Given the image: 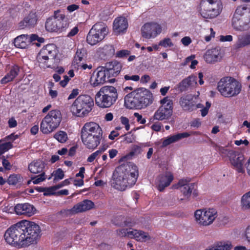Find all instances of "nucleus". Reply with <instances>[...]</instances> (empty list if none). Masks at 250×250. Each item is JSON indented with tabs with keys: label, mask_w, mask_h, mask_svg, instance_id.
Here are the masks:
<instances>
[{
	"label": "nucleus",
	"mask_w": 250,
	"mask_h": 250,
	"mask_svg": "<svg viewBox=\"0 0 250 250\" xmlns=\"http://www.w3.org/2000/svg\"><path fill=\"white\" fill-rule=\"evenodd\" d=\"M41 233V229L38 224L24 220L9 227L3 237L7 244L21 249L37 244Z\"/></svg>",
	"instance_id": "obj_1"
},
{
	"label": "nucleus",
	"mask_w": 250,
	"mask_h": 250,
	"mask_svg": "<svg viewBox=\"0 0 250 250\" xmlns=\"http://www.w3.org/2000/svg\"><path fill=\"white\" fill-rule=\"evenodd\" d=\"M114 187L116 189L124 191L131 188L136 183L138 177V170L135 166H121L114 173Z\"/></svg>",
	"instance_id": "obj_2"
},
{
	"label": "nucleus",
	"mask_w": 250,
	"mask_h": 250,
	"mask_svg": "<svg viewBox=\"0 0 250 250\" xmlns=\"http://www.w3.org/2000/svg\"><path fill=\"white\" fill-rule=\"evenodd\" d=\"M81 138L87 148L94 149L100 144L103 138V130L96 123L87 122L81 129Z\"/></svg>",
	"instance_id": "obj_3"
},
{
	"label": "nucleus",
	"mask_w": 250,
	"mask_h": 250,
	"mask_svg": "<svg viewBox=\"0 0 250 250\" xmlns=\"http://www.w3.org/2000/svg\"><path fill=\"white\" fill-rule=\"evenodd\" d=\"M153 101L150 91L145 88H140L127 94L125 97V105L128 109L145 108Z\"/></svg>",
	"instance_id": "obj_4"
},
{
	"label": "nucleus",
	"mask_w": 250,
	"mask_h": 250,
	"mask_svg": "<svg viewBox=\"0 0 250 250\" xmlns=\"http://www.w3.org/2000/svg\"><path fill=\"white\" fill-rule=\"evenodd\" d=\"M118 97L117 90L113 86H104L96 93V104L100 108L110 107L116 102Z\"/></svg>",
	"instance_id": "obj_5"
},
{
	"label": "nucleus",
	"mask_w": 250,
	"mask_h": 250,
	"mask_svg": "<svg viewBox=\"0 0 250 250\" xmlns=\"http://www.w3.org/2000/svg\"><path fill=\"white\" fill-rule=\"evenodd\" d=\"M69 24L68 19L61 10H55L53 16L48 18L45 23V29L49 32L61 33L66 31Z\"/></svg>",
	"instance_id": "obj_6"
},
{
	"label": "nucleus",
	"mask_w": 250,
	"mask_h": 250,
	"mask_svg": "<svg viewBox=\"0 0 250 250\" xmlns=\"http://www.w3.org/2000/svg\"><path fill=\"white\" fill-rule=\"evenodd\" d=\"M93 105V99L91 96L80 95L72 104L70 110L73 115L83 117L91 111Z\"/></svg>",
	"instance_id": "obj_7"
},
{
	"label": "nucleus",
	"mask_w": 250,
	"mask_h": 250,
	"mask_svg": "<svg viewBox=\"0 0 250 250\" xmlns=\"http://www.w3.org/2000/svg\"><path fill=\"white\" fill-rule=\"evenodd\" d=\"M241 84L235 79L230 77L222 78L218 83L217 89L225 97L237 96L241 91Z\"/></svg>",
	"instance_id": "obj_8"
},
{
	"label": "nucleus",
	"mask_w": 250,
	"mask_h": 250,
	"mask_svg": "<svg viewBox=\"0 0 250 250\" xmlns=\"http://www.w3.org/2000/svg\"><path fill=\"white\" fill-rule=\"evenodd\" d=\"M199 9L203 18L212 19L221 13L223 4L220 0H201Z\"/></svg>",
	"instance_id": "obj_9"
},
{
	"label": "nucleus",
	"mask_w": 250,
	"mask_h": 250,
	"mask_svg": "<svg viewBox=\"0 0 250 250\" xmlns=\"http://www.w3.org/2000/svg\"><path fill=\"white\" fill-rule=\"evenodd\" d=\"M61 121L62 114L60 111L52 110L43 118L40 124V130L43 134H49L59 126Z\"/></svg>",
	"instance_id": "obj_10"
},
{
	"label": "nucleus",
	"mask_w": 250,
	"mask_h": 250,
	"mask_svg": "<svg viewBox=\"0 0 250 250\" xmlns=\"http://www.w3.org/2000/svg\"><path fill=\"white\" fill-rule=\"evenodd\" d=\"M108 33L106 25L100 22L95 23L90 30L86 37L87 42L91 45L96 44L102 41Z\"/></svg>",
	"instance_id": "obj_11"
},
{
	"label": "nucleus",
	"mask_w": 250,
	"mask_h": 250,
	"mask_svg": "<svg viewBox=\"0 0 250 250\" xmlns=\"http://www.w3.org/2000/svg\"><path fill=\"white\" fill-rule=\"evenodd\" d=\"M161 104L162 105L154 113L153 118L158 121L168 120L173 113V101L166 97L161 100Z\"/></svg>",
	"instance_id": "obj_12"
},
{
	"label": "nucleus",
	"mask_w": 250,
	"mask_h": 250,
	"mask_svg": "<svg viewBox=\"0 0 250 250\" xmlns=\"http://www.w3.org/2000/svg\"><path fill=\"white\" fill-rule=\"evenodd\" d=\"M56 46L53 44H48L44 46L38 54L37 59L39 63L42 64L43 67H49L50 64H48L49 60L54 59L57 55Z\"/></svg>",
	"instance_id": "obj_13"
},
{
	"label": "nucleus",
	"mask_w": 250,
	"mask_h": 250,
	"mask_svg": "<svg viewBox=\"0 0 250 250\" xmlns=\"http://www.w3.org/2000/svg\"><path fill=\"white\" fill-rule=\"evenodd\" d=\"M196 221L201 225L207 226L212 224L217 217V211L214 208L208 210L199 209L194 213Z\"/></svg>",
	"instance_id": "obj_14"
},
{
	"label": "nucleus",
	"mask_w": 250,
	"mask_h": 250,
	"mask_svg": "<svg viewBox=\"0 0 250 250\" xmlns=\"http://www.w3.org/2000/svg\"><path fill=\"white\" fill-rule=\"evenodd\" d=\"M179 104L184 111L188 112H191L203 107V105L199 103V96L191 94L181 97Z\"/></svg>",
	"instance_id": "obj_15"
},
{
	"label": "nucleus",
	"mask_w": 250,
	"mask_h": 250,
	"mask_svg": "<svg viewBox=\"0 0 250 250\" xmlns=\"http://www.w3.org/2000/svg\"><path fill=\"white\" fill-rule=\"evenodd\" d=\"M104 66L98 67L91 76L90 83L93 87L103 84L106 82L113 83L115 81V78L109 79Z\"/></svg>",
	"instance_id": "obj_16"
},
{
	"label": "nucleus",
	"mask_w": 250,
	"mask_h": 250,
	"mask_svg": "<svg viewBox=\"0 0 250 250\" xmlns=\"http://www.w3.org/2000/svg\"><path fill=\"white\" fill-rule=\"evenodd\" d=\"M162 31L161 25L155 22L146 23L141 29L142 37L146 39L155 38L162 32Z\"/></svg>",
	"instance_id": "obj_17"
},
{
	"label": "nucleus",
	"mask_w": 250,
	"mask_h": 250,
	"mask_svg": "<svg viewBox=\"0 0 250 250\" xmlns=\"http://www.w3.org/2000/svg\"><path fill=\"white\" fill-rule=\"evenodd\" d=\"M248 11L247 5H240L236 8L232 19V26L237 31H244V14Z\"/></svg>",
	"instance_id": "obj_18"
},
{
	"label": "nucleus",
	"mask_w": 250,
	"mask_h": 250,
	"mask_svg": "<svg viewBox=\"0 0 250 250\" xmlns=\"http://www.w3.org/2000/svg\"><path fill=\"white\" fill-rule=\"evenodd\" d=\"M104 67L110 79L117 77L120 73L123 66L120 62L114 60L106 62Z\"/></svg>",
	"instance_id": "obj_19"
},
{
	"label": "nucleus",
	"mask_w": 250,
	"mask_h": 250,
	"mask_svg": "<svg viewBox=\"0 0 250 250\" xmlns=\"http://www.w3.org/2000/svg\"><path fill=\"white\" fill-rule=\"evenodd\" d=\"M15 213L18 215L30 217L33 215L36 209L33 205L29 203L18 204L14 207Z\"/></svg>",
	"instance_id": "obj_20"
},
{
	"label": "nucleus",
	"mask_w": 250,
	"mask_h": 250,
	"mask_svg": "<svg viewBox=\"0 0 250 250\" xmlns=\"http://www.w3.org/2000/svg\"><path fill=\"white\" fill-rule=\"evenodd\" d=\"M36 13L31 11L24 19L19 23V27L21 29L31 28L35 26L37 22Z\"/></svg>",
	"instance_id": "obj_21"
},
{
	"label": "nucleus",
	"mask_w": 250,
	"mask_h": 250,
	"mask_svg": "<svg viewBox=\"0 0 250 250\" xmlns=\"http://www.w3.org/2000/svg\"><path fill=\"white\" fill-rule=\"evenodd\" d=\"M173 179V175L168 172L165 174H161L158 177L157 189L160 191H163L165 188L168 187Z\"/></svg>",
	"instance_id": "obj_22"
},
{
	"label": "nucleus",
	"mask_w": 250,
	"mask_h": 250,
	"mask_svg": "<svg viewBox=\"0 0 250 250\" xmlns=\"http://www.w3.org/2000/svg\"><path fill=\"white\" fill-rule=\"evenodd\" d=\"M230 157H232L230 159L231 164L236 168L238 172L244 173L245 170L243 167L244 160V156L242 154H236L234 151V153Z\"/></svg>",
	"instance_id": "obj_23"
},
{
	"label": "nucleus",
	"mask_w": 250,
	"mask_h": 250,
	"mask_svg": "<svg viewBox=\"0 0 250 250\" xmlns=\"http://www.w3.org/2000/svg\"><path fill=\"white\" fill-rule=\"evenodd\" d=\"M94 204L93 202L89 200H84L75 205L71 209L73 213L82 212L92 209Z\"/></svg>",
	"instance_id": "obj_24"
},
{
	"label": "nucleus",
	"mask_w": 250,
	"mask_h": 250,
	"mask_svg": "<svg viewBox=\"0 0 250 250\" xmlns=\"http://www.w3.org/2000/svg\"><path fill=\"white\" fill-rule=\"evenodd\" d=\"M220 58V51L216 48L208 50L204 55V60L208 63L217 62Z\"/></svg>",
	"instance_id": "obj_25"
},
{
	"label": "nucleus",
	"mask_w": 250,
	"mask_h": 250,
	"mask_svg": "<svg viewBox=\"0 0 250 250\" xmlns=\"http://www.w3.org/2000/svg\"><path fill=\"white\" fill-rule=\"evenodd\" d=\"M128 27V22L126 18L120 17L116 18L113 22V29L115 32L120 33L125 31Z\"/></svg>",
	"instance_id": "obj_26"
},
{
	"label": "nucleus",
	"mask_w": 250,
	"mask_h": 250,
	"mask_svg": "<svg viewBox=\"0 0 250 250\" xmlns=\"http://www.w3.org/2000/svg\"><path fill=\"white\" fill-rule=\"evenodd\" d=\"M100 57L104 60L112 58L115 55V48L113 45L106 44L98 49Z\"/></svg>",
	"instance_id": "obj_27"
},
{
	"label": "nucleus",
	"mask_w": 250,
	"mask_h": 250,
	"mask_svg": "<svg viewBox=\"0 0 250 250\" xmlns=\"http://www.w3.org/2000/svg\"><path fill=\"white\" fill-rule=\"evenodd\" d=\"M20 71V67L17 64L12 65L10 69L9 72L0 80L1 84H6L12 82L19 75Z\"/></svg>",
	"instance_id": "obj_28"
},
{
	"label": "nucleus",
	"mask_w": 250,
	"mask_h": 250,
	"mask_svg": "<svg viewBox=\"0 0 250 250\" xmlns=\"http://www.w3.org/2000/svg\"><path fill=\"white\" fill-rule=\"evenodd\" d=\"M190 135V134L189 133L186 132L179 133L173 135H170L164 139L162 142V147H166L172 143L178 141L182 139L187 138Z\"/></svg>",
	"instance_id": "obj_29"
},
{
	"label": "nucleus",
	"mask_w": 250,
	"mask_h": 250,
	"mask_svg": "<svg viewBox=\"0 0 250 250\" xmlns=\"http://www.w3.org/2000/svg\"><path fill=\"white\" fill-rule=\"evenodd\" d=\"M45 163L41 159L35 160L28 165V169L30 172L34 174L44 172Z\"/></svg>",
	"instance_id": "obj_30"
},
{
	"label": "nucleus",
	"mask_w": 250,
	"mask_h": 250,
	"mask_svg": "<svg viewBox=\"0 0 250 250\" xmlns=\"http://www.w3.org/2000/svg\"><path fill=\"white\" fill-rule=\"evenodd\" d=\"M196 188H197V186L195 183H190L189 185L181 187L179 188L185 198L188 199L192 192L194 196H197L198 195Z\"/></svg>",
	"instance_id": "obj_31"
},
{
	"label": "nucleus",
	"mask_w": 250,
	"mask_h": 250,
	"mask_svg": "<svg viewBox=\"0 0 250 250\" xmlns=\"http://www.w3.org/2000/svg\"><path fill=\"white\" fill-rule=\"evenodd\" d=\"M28 42V35L22 34L18 36L14 39V43L16 47L24 49L27 47Z\"/></svg>",
	"instance_id": "obj_32"
},
{
	"label": "nucleus",
	"mask_w": 250,
	"mask_h": 250,
	"mask_svg": "<svg viewBox=\"0 0 250 250\" xmlns=\"http://www.w3.org/2000/svg\"><path fill=\"white\" fill-rule=\"evenodd\" d=\"M211 146L216 151L218 152L223 157H228L229 155L230 156L234 153V151L227 149L225 147L218 146L213 142H211Z\"/></svg>",
	"instance_id": "obj_33"
},
{
	"label": "nucleus",
	"mask_w": 250,
	"mask_h": 250,
	"mask_svg": "<svg viewBox=\"0 0 250 250\" xmlns=\"http://www.w3.org/2000/svg\"><path fill=\"white\" fill-rule=\"evenodd\" d=\"M129 233L131 234L130 238H134L138 241H145L146 239L148 237L147 233L145 232L142 230H137L133 229L129 231Z\"/></svg>",
	"instance_id": "obj_34"
},
{
	"label": "nucleus",
	"mask_w": 250,
	"mask_h": 250,
	"mask_svg": "<svg viewBox=\"0 0 250 250\" xmlns=\"http://www.w3.org/2000/svg\"><path fill=\"white\" fill-rule=\"evenodd\" d=\"M250 44V32L244 36L239 38L235 44L236 49L240 48Z\"/></svg>",
	"instance_id": "obj_35"
},
{
	"label": "nucleus",
	"mask_w": 250,
	"mask_h": 250,
	"mask_svg": "<svg viewBox=\"0 0 250 250\" xmlns=\"http://www.w3.org/2000/svg\"><path fill=\"white\" fill-rule=\"evenodd\" d=\"M85 53V50L84 49H78L73 60V65H77L78 67H79V64L83 61Z\"/></svg>",
	"instance_id": "obj_36"
},
{
	"label": "nucleus",
	"mask_w": 250,
	"mask_h": 250,
	"mask_svg": "<svg viewBox=\"0 0 250 250\" xmlns=\"http://www.w3.org/2000/svg\"><path fill=\"white\" fill-rule=\"evenodd\" d=\"M241 206L245 209H250V191L243 195L241 198Z\"/></svg>",
	"instance_id": "obj_37"
},
{
	"label": "nucleus",
	"mask_w": 250,
	"mask_h": 250,
	"mask_svg": "<svg viewBox=\"0 0 250 250\" xmlns=\"http://www.w3.org/2000/svg\"><path fill=\"white\" fill-rule=\"evenodd\" d=\"M22 182V177L19 174H12L8 178L9 185H16Z\"/></svg>",
	"instance_id": "obj_38"
},
{
	"label": "nucleus",
	"mask_w": 250,
	"mask_h": 250,
	"mask_svg": "<svg viewBox=\"0 0 250 250\" xmlns=\"http://www.w3.org/2000/svg\"><path fill=\"white\" fill-rule=\"evenodd\" d=\"M105 150L106 148L104 147L99 148L98 150L92 153L90 155H89L87 158V161L89 163L93 162L95 159L99 158Z\"/></svg>",
	"instance_id": "obj_39"
},
{
	"label": "nucleus",
	"mask_w": 250,
	"mask_h": 250,
	"mask_svg": "<svg viewBox=\"0 0 250 250\" xmlns=\"http://www.w3.org/2000/svg\"><path fill=\"white\" fill-rule=\"evenodd\" d=\"M54 138L61 143L65 142L67 139V135L66 132L60 131L55 134Z\"/></svg>",
	"instance_id": "obj_40"
},
{
	"label": "nucleus",
	"mask_w": 250,
	"mask_h": 250,
	"mask_svg": "<svg viewBox=\"0 0 250 250\" xmlns=\"http://www.w3.org/2000/svg\"><path fill=\"white\" fill-rule=\"evenodd\" d=\"M52 176H54V181H57L62 179L64 177L63 171L61 168H58L54 170L52 173Z\"/></svg>",
	"instance_id": "obj_41"
},
{
	"label": "nucleus",
	"mask_w": 250,
	"mask_h": 250,
	"mask_svg": "<svg viewBox=\"0 0 250 250\" xmlns=\"http://www.w3.org/2000/svg\"><path fill=\"white\" fill-rule=\"evenodd\" d=\"M46 177L45 172H42L36 176L32 177V183L34 184H39L40 183L44 181Z\"/></svg>",
	"instance_id": "obj_42"
},
{
	"label": "nucleus",
	"mask_w": 250,
	"mask_h": 250,
	"mask_svg": "<svg viewBox=\"0 0 250 250\" xmlns=\"http://www.w3.org/2000/svg\"><path fill=\"white\" fill-rule=\"evenodd\" d=\"M243 21L244 30H248L250 28V12L248 11L246 14H244Z\"/></svg>",
	"instance_id": "obj_43"
},
{
	"label": "nucleus",
	"mask_w": 250,
	"mask_h": 250,
	"mask_svg": "<svg viewBox=\"0 0 250 250\" xmlns=\"http://www.w3.org/2000/svg\"><path fill=\"white\" fill-rule=\"evenodd\" d=\"M159 45L166 48L167 47H171L173 46V43L171 42V39L167 38H165L164 39L160 41L159 42Z\"/></svg>",
	"instance_id": "obj_44"
},
{
	"label": "nucleus",
	"mask_w": 250,
	"mask_h": 250,
	"mask_svg": "<svg viewBox=\"0 0 250 250\" xmlns=\"http://www.w3.org/2000/svg\"><path fill=\"white\" fill-rule=\"evenodd\" d=\"M118 235L121 237H128L130 238L132 237L131 234L129 233V231L127 229H122L117 230Z\"/></svg>",
	"instance_id": "obj_45"
},
{
	"label": "nucleus",
	"mask_w": 250,
	"mask_h": 250,
	"mask_svg": "<svg viewBox=\"0 0 250 250\" xmlns=\"http://www.w3.org/2000/svg\"><path fill=\"white\" fill-rule=\"evenodd\" d=\"M188 78L183 79L179 84V88L181 91H185L187 88L190 86Z\"/></svg>",
	"instance_id": "obj_46"
},
{
	"label": "nucleus",
	"mask_w": 250,
	"mask_h": 250,
	"mask_svg": "<svg viewBox=\"0 0 250 250\" xmlns=\"http://www.w3.org/2000/svg\"><path fill=\"white\" fill-rule=\"evenodd\" d=\"M130 54V51L128 50H121L117 51L115 54L116 58H122L126 57Z\"/></svg>",
	"instance_id": "obj_47"
},
{
	"label": "nucleus",
	"mask_w": 250,
	"mask_h": 250,
	"mask_svg": "<svg viewBox=\"0 0 250 250\" xmlns=\"http://www.w3.org/2000/svg\"><path fill=\"white\" fill-rule=\"evenodd\" d=\"M189 182V180H188L187 179H181L179 181L178 184L175 185H173V187L174 188H179L181 187H185L186 186L189 185V184L188 183Z\"/></svg>",
	"instance_id": "obj_48"
},
{
	"label": "nucleus",
	"mask_w": 250,
	"mask_h": 250,
	"mask_svg": "<svg viewBox=\"0 0 250 250\" xmlns=\"http://www.w3.org/2000/svg\"><path fill=\"white\" fill-rule=\"evenodd\" d=\"M54 188H55L53 187L45 188L43 195L44 196H50L56 194V192H55V190Z\"/></svg>",
	"instance_id": "obj_49"
},
{
	"label": "nucleus",
	"mask_w": 250,
	"mask_h": 250,
	"mask_svg": "<svg viewBox=\"0 0 250 250\" xmlns=\"http://www.w3.org/2000/svg\"><path fill=\"white\" fill-rule=\"evenodd\" d=\"M142 148L138 146H134L132 149L131 151L130 152V154L131 156L138 155L141 153Z\"/></svg>",
	"instance_id": "obj_50"
},
{
	"label": "nucleus",
	"mask_w": 250,
	"mask_h": 250,
	"mask_svg": "<svg viewBox=\"0 0 250 250\" xmlns=\"http://www.w3.org/2000/svg\"><path fill=\"white\" fill-rule=\"evenodd\" d=\"M190 86H193L197 84V77L196 76L191 75L188 77Z\"/></svg>",
	"instance_id": "obj_51"
},
{
	"label": "nucleus",
	"mask_w": 250,
	"mask_h": 250,
	"mask_svg": "<svg viewBox=\"0 0 250 250\" xmlns=\"http://www.w3.org/2000/svg\"><path fill=\"white\" fill-rule=\"evenodd\" d=\"M124 78L126 81L132 80L135 82H137L140 80V77L138 75H134L132 76L125 75L124 76Z\"/></svg>",
	"instance_id": "obj_52"
},
{
	"label": "nucleus",
	"mask_w": 250,
	"mask_h": 250,
	"mask_svg": "<svg viewBox=\"0 0 250 250\" xmlns=\"http://www.w3.org/2000/svg\"><path fill=\"white\" fill-rule=\"evenodd\" d=\"M134 116L136 118L137 122L141 124H145L146 123V119L143 118L142 115L140 114L139 113L137 112L134 113Z\"/></svg>",
	"instance_id": "obj_53"
},
{
	"label": "nucleus",
	"mask_w": 250,
	"mask_h": 250,
	"mask_svg": "<svg viewBox=\"0 0 250 250\" xmlns=\"http://www.w3.org/2000/svg\"><path fill=\"white\" fill-rule=\"evenodd\" d=\"M2 164L4 168L7 170L10 169L11 166L10 162L5 158L4 156H2Z\"/></svg>",
	"instance_id": "obj_54"
},
{
	"label": "nucleus",
	"mask_w": 250,
	"mask_h": 250,
	"mask_svg": "<svg viewBox=\"0 0 250 250\" xmlns=\"http://www.w3.org/2000/svg\"><path fill=\"white\" fill-rule=\"evenodd\" d=\"M181 42L184 46H188L189 44H190L191 42V39L189 37L186 36L183 37L181 39Z\"/></svg>",
	"instance_id": "obj_55"
},
{
	"label": "nucleus",
	"mask_w": 250,
	"mask_h": 250,
	"mask_svg": "<svg viewBox=\"0 0 250 250\" xmlns=\"http://www.w3.org/2000/svg\"><path fill=\"white\" fill-rule=\"evenodd\" d=\"M79 94L78 89H73L68 97V100L73 99L76 98Z\"/></svg>",
	"instance_id": "obj_56"
},
{
	"label": "nucleus",
	"mask_w": 250,
	"mask_h": 250,
	"mask_svg": "<svg viewBox=\"0 0 250 250\" xmlns=\"http://www.w3.org/2000/svg\"><path fill=\"white\" fill-rule=\"evenodd\" d=\"M79 31V29L78 27L75 26L73 29L71 30V31L68 33L67 36L68 37H71L76 35Z\"/></svg>",
	"instance_id": "obj_57"
},
{
	"label": "nucleus",
	"mask_w": 250,
	"mask_h": 250,
	"mask_svg": "<svg viewBox=\"0 0 250 250\" xmlns=\"http://www.w3.org/2000/svg\"><path fill=\"white\" fill-rule=\"evenodd\" d=\"M245 235L247 241L250 244V225L248 226L246 229Z\"/></svg>",
	"instance_id": "obj_58"
},
{
	"label": "nucleus",
	"mask_w": 250,
	"mask_h": 250,
	"mask_svg": "<svg viewBox=\"0 0 250 250\" xmlns=\"http://www.w3.org/2000/svg\"><path fill=\"white\" fill-rule=\"evenodd\" d=\"M8 124L9 127L10 128L15 127L17 125V122L16 120L13 118H10L8 120Z\"/></svg>",
	"instance_id": "obj_59"
},
{
	"label": "nucleus",
	"mask_w": 250,
	"mask_h": 250,
	"mask_svg": "<svg viewBox=\"0 0 250 250\" xmlns=\"http://www.w3.org/2000/svg\"><path fill=\"white\" fill-rule=\"evenodd\" d=\"M232 36L229 35L227 36H221L220 37V40L222 42H230L232 41Z\"/></svg>",
	"instance_id": "obj_60"
},
{
	"label": "nucleus",
	"mask_w": 250,
	"mask_h": 250,
	"mask_svg": "<svg viewBox=\"0 0 250 250\" xmlns=\"http://www.w3.org/2000/svg\"><path fill=\"white\" fill-rule=\"evenodd\" d=\"M79 5L75 4H73L68 5L67 7V10L69 12H72L74 11L75 10H77L79 8Z\"/></svg>",
	"instance_id": "obj_61"
},
{
	"label": "nucleus",
	"mask_w": 250,
	"mask_h": 250,
	"mask_svg": "<svg viewBox=\"0 0 250 250\" xmlns=\"http://www.w3.org/2000/svg\"><path fill=\"white\" fill-rule=\"evenodd\" d=\"M18 138V135H15V133H11L10 135L6 136L5 137V140H10L12 142L15 141L16 139Z\"/></svg>",
	"instance_id": "obj_62"
},
{
	"label": "nucleus",
	"mask_w": 250,
	"mask_h": 250,
	"mask_svg": "<svg viewBox=\"0 0 250 250\" xmlns=\"http://www.w3.org/2000/svg\"><path fill=\"white\" fill-rule=\"evenodd\" d=\"M234 144L237 146H240L243 144H244L245 146H248L249 144V142L246 139H245L244 140H240L235 141Z\"/></svg>",
	"instance_id": "obj_63"
},
{
	"label": "nucleus",
	"mask_w": 250,
	"mask_h": 250,
	"mask_svg": "<svg viewBox=\"0 0 250 250\" xmlns=\"http://www.w3.org/2000/svg\"><path fill=\"white\" fill-rule=\"evenodd\" d=\"M201 125V122L199 119H196L193 120L191 124V125L193 127H198Z\"/></svg>",
	"instance_id": "obj_64"
}]
</instances>
